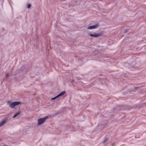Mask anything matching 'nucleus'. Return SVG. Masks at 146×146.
<instances>
[{
	"instance_id": "nucleus-1",
	"label": "nucleus",
	"mask_w": 146,
	"mask_h": 146,
	"mask_svg": "<svg viewBox=\"0 0 146 146\" xmlns=\"http://www.w3.org/2000/svg\"><path fill=\"white\" fill-rule=\"evenodd\" d=\"M48 118V116H46L44 118L38 119V125H40L42 124Z\"/></svg>"
},
{
	"instance_id": "nucleus-2",
	"label": "nucleus",
	"mask_w": 146,
	"mask_h": 146,
	"mask_svg": "<svg viewBox=\"0 0 146 146\" xmlns=\"http://www.w3.org/2000/svg\"><path fill=\"white\" fill-rule=\"evenodd\" d=\"M20 102H13L9 104V106L12 108H13L16 105L19 104Z\"/></svg>"
},
{
	"instance_id": "nucleus-3",
	"label": "nucleus",
	"mask_w": 146,
	"mask_h": 146,
	"mask_svg": "<svg viewBox=\"0 0 146 146\" xmlns=\"http://www.w3.org/2000/svg\"><path fill=\"white\" fill-rule=\"evenodd\" d=\"M65 93V92L64 91L62 92H61L60 94H59L57 96H56L55 97L52 98L51 99L53 100L56 99L57 98H58V97L62 96Z\"/></svg>"
},
{
	"instance_id": "nucleus-4",
	"label": "nucleus",
	"mask_w": 146,
	"mask_h": 146,
	"mask_svg": "<svg viewBox=\"0 0 146 146\" xmlns=\"http://www.w3.org/2000/svg\"><path fill=\"white\" fill-rule=\"evenodd\" d=\"M98 24H97L94 25L89 26L88 27V29H94L98 27Z\"/></svg>"
},
{
	"instance_id": "nucleus-5",
	"label": "nucleus",
	"mask_w": 146,
	"mask_h": 146,
	"mask_svg": "<svg viewBox=\"0 0 146 146\" xmlns=\"http://www.w3.org/2000/svg\"><path fill=\"white\" fill-rule=\"evenodd\" d=\"M90 36H94V37H98L100 36L101 35L99 33H94L93 34H90Z\"/></svg>"
},
{
	"instance_id": "nucleus-6",
	"label": "nucleus",
	"mask_w": 146,
	"mask_h": 146,
	"mask_svg": "<svg viewBox=\"0 0 146 146\" xmlns=\"http://www.w3.org/2000/svg\"><path fill=\"white\" fill-rule=\"evenodd\" d=\"M6 121V119H5L0 123V127L2 126Z\"/></svg>"
},
{
	"instance_id": "nucleus-7",
	"label": "nucleus",
	"mask_w": 146,
	"mask_h": 146,
	"mask_svg": "<svg viewBox=\"0 0 146 146\" xmlns=\"http://www.w3.org/2000/svg\"><path fill=\"white\" fill-rule=\"evenodd\" d=\"M19 114V113H17L16 114H15L13 116V118H14L16 117L17 115H18Z\"/></svg>"
},
{
	"instance_id": "nucleus-8",
	"label": "nucleus",
	"mask_w": 146,
	"mask_h": 146,
	"mask_svg": "<svg viewBox=\"0 0 146 146\" xmlns=\"http://www.w3.org/2000/svg\"><path fill=\"white\" fill-rule=\"evenodd\" d=\"M31 7V5L30 4H28L27 5V7L28 8H30Z\"/></svg>"
},
{
	"instance_id": "nucleus-9",
	"label": "nucleus",
	"mask_w": 146,
	"mask_h": 146,
	"mask_svg": "<svg viewBox=\"0 0 146 146\" xmlns=\"http://www.w3.org/2000/svg\"><path fill=\"white\" fill-rule=\"evenodd\" d=\"M8 76H9L8 74H7V75H6V76H7V77H8Z\"/></svg>"
}]
</instances>
